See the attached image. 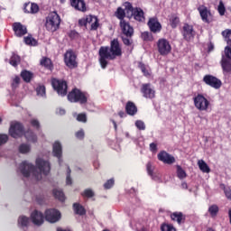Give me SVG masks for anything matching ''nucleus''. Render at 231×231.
<instances>
[{
    "label": "nucleus",
    "mask_w": 231,
    "mask_h": 231,
    "mask_svg": "<svg viewBox=\"0 0 231 231\" xmlns=\"http://www.w3.org/2000/svg\"><path fill=\"white\" fill-rule=\"evenodd\" d=\"M19 171L24 178L41 181L44 176H48L51 172V163L42 157H38L35 160V165L28 161H23L19 166Z\"/></svg>",
    "instance_id": "f257e3e1"
},
{
    "label": "nucleus",
    "mask_w": 231,
    "mask_h": 231,
    "mask_svg": "<svg viewBox=\"0 0 231 231\" xmlns=\"http://www.w3.org/2000/svg\"><path fill=\"white\" fill-rule=\"evenodd\" d=\"M116 57H122V46L117 39H114L109 47H101L99 49V63L102 69L107 68V60H115Z\"/></svg>",
    "instance_id": "f03ea898"
},
{
    "label": "nucleus",
    "mask_w": 231,
    "mask_h": 231,
    "mask_svg": "<svg viewBox=\"0 0 231 231\" xmlns=\"http://www.w3.org/2000/svg\"><path fill=\"white\" fill-rule=\"evenodd\" d=\"M223 37H225L226 42V46L222 52V59L220 61L221 68L224 75H228L231 73V30H226L222 32Z\"/></svg>",
    "instance_id": "7ed1b4c3"
},
{
    "label": "nucleus",
    "mask_w": 231,
    "mask_h": 231,
    "mask_svg": "<svg viewBox=\"0 0 231 231\" xmlns=\"http://www.w3.org/2000/svg\"><path fill=\"white\" fill-rule=\"evenodd\" d=\"M60 16L57 12H51L46 17L45 28L47 32H51V33H54L57 32L59 28H60Z\"/></svg>",
    "instance_id": "20e7f679"
},
{
    "label": "nucleus",
    "mask_w": 231,
    "mask_h": 231,
    "mask_svg": "<svg viewBox=\"0 0 231 231\" xmlns=\"http://www.w3.org/2000/svg\"><path fill=\"white\" fill-rule=\"evenodd\" d=\"M69 102H79V104H86L88 102V95L79 88H74L68 95Z\"/></svg>",
    "instance_id": "39448f33"
},
{
    "label": "nucleus",
    "mask_w": 231,
    "mask_h": 231,
    "mask_svg": "<svg viewBox=\"0 0 231 231\" xmlns=\"http://www.w3.org/2000/svg\"><path fill=\"white\" fill-rule=\"evenodd\" d=\"M193 102L196 109L199 111H208L210 107V101L202 94H198L193 97Z\"/></svg>",
    "instance_id": "423d86ee"
},
{
    "label": "nucleus",
    "mask_w": 231,
    "mask_h": 231,
    "mask_svg": "<svg viewBox=\"0 0 231 231\" xmlns=\"http://www.w3.org/2000/svg\"><path fill=\"white\" fill-rule=\"evenodd\" d=\"M157 50L160 55L162 57H166L172 51V46L171 45V42H169L165 38H161L157 42Z\"/></svg>",
    "instance_id": "0eeeda50"
},
{
    "label": "nucleus",
    "mask_w": 231,
    "mask_h": 231,
    "mask_svg": "<svg viewBox=\"0 0 231 231\" xmlns=\"http://www.w3.org/2000/svg\"><path fill=\"white\" fill-rule=\"evenodd\" d=\"M52 88L57 91L60 97H66L68 95V83L62 79H52Z\"/></svg>",
    "instance_id": "6e6552de"
},
{
    "label": "nucleus",
    "mask_w": 231,
    "mask_h": 231,
    "mask_svg": "<svg viewBox=\"0 0 231 231\" xmlns=\"http://www.w3.org/2000/svg\"><path fill=\"white\" fill-rule=\"evenodd\" d=\"M127 17H134L135 21H139V23H143L145 21V17L143 16V10L141 8H133V5H129L126 8Z\"/></svg>",
    "instance_id": "1a4fd4ad"
},
{
    "label": "nucleus",
    "mask_w": 231,
    "mask_h": 231,
    "mask_svg": "<svg viewBox=\"0 0 231 231\" xmlns=\"http://www.w3.org/2000/svg\"><path fill=\"white\" fill-rule=\"evenodd\" d=\"M9 134L12 138H21L24 134L23 125L18 122H12L9 128Z\"/></svg>",
    "instance_id": "9d476101"
},
{
    "label": "nucleus",
    "mask_w": 231,
    "mask_h": 231,
    "mask_svg": "<svg viewBox=\"0 0 231 231\" xmlns=\"http://www.w3.org/2000/svg\"><path fill=\"white\" fill-rule=\"evenodd\" d=\"M60 211L55 208L47 209L45 211V219L49 223H57L58 221H60Z\"/></svg>",
    "instance_id": "9b49d317"
},
{
    "label": "nucleus",
    "mask_w": 231,
    "mask_h": 231,
    "mask_svg": "<svg viewBox=\"0 0 231 231\" xmlns=\"http://www.w3.org/2000/svg\"><path fill=\"white\" fill-rule=\"evenodd\" d=\"M64 61L68 68H77V55L73 51H67L64 55Z\"/></svg>",
    "instance_id": "f8f14e48"
},
{
    "label": "nucleus",
    "mask_w": 231,
    "mask_h": 231,
    "mask_svg": "<svg viewBox=\"0 0 231 231\" xmlns=\"http://www.w3.org/2000/svg\"><path fill=\"white\" fill-rule=\"evenodd\" d=\"M198 11L203 23H207L208 24H209V23H212L213 21L212 13H210V10H208L207 6L200 5L198 7Z\"/></svg>",
    "instance_id": "ddd939ff"
},
{
    "label": "nucleus",
    "mask_w": 231,
    "mask_h": 231,
    "mask_svg": "<svg viewBox=\"0 0 231 231\" xmlns=\"http://www.w3.org/2000/svg\"><path fill=\"white\" fill-rule=\"evenodd\" d=\"M203 82L207 84V86H210V88H214V89H219L221 88V80L212 75H206L203 78Z\"/></svg>",
    "instance_id": "4468645a"
},
{
    "label": "nucleus",
    "mask_w": 231,
    "mask_h": 231,
    "mask_svg": "<svg viewBox=\"0 0 231 231\" xmlns=\"http://www.w3.org/2000/svg\"><path fill=\"white\" fill-rule=\"evenodd\" d=\"M141 93H143L144 98L152 99L156 97V90H154V87L151 84H143Z\"/></svg>",
    "instance_id": "2eb2a0df"
},
{
    "label": "nucleus",
    "mask_w": 231,
    "mask_h": 231,
    "mask_svg": "<svg viewBox=\"0 0 231 231\" xmlns=\"http://www.w3.org/2000/svg\"><path fill=\"white\" fill-rule=\"evenodd\" d=\"M157 158L158 160H160V162H162V163H166L168 165H172V163L176 162L174 156L171 155L169 152L165 151L160 152L157 155Z\"/></svg>",
    "instance_id": "dca6fc26"
},
{
    "label": "nucleus",
    "mask_w": 231,
    "mask_h": 231,
    "mask_svg": "<svg viewBox=\"0 0 231 231\" xmlns=\"http://www.w3.org/2000/svg\"><path fill=\"white\" fill-rule=\"evenodd\" d=\"M146 171L148 172V175H150L151 179L153 181H157L158 183H162V174L158 171H154V166H152V163H151V162L147 163Z\"/></svg>",
    "instance_id": "f3484780"
},
{
    "label": "nucleus",
    "mask_w": 231,
    "mask_h": 231,
    "mask_svg": "<svg viewBox=\"0 0 231 231\" xmlns=\"http://www.w3.org/2000/svg\"><path fill=\"white\" fill-rule=\"evenodd\" d=\"M31 220L36 226H41L44 223V215L42 212L35 209L31 213Z\"/></svg>",
    "instance_id": "a211bd4d"
},
{
    "label": "nucleus",
    "mask_w": 231,
    "mask_h": 231,
    "mask_svg": "<svg viewBox=\"0 0 231 231\" xmlns=\"http://www.w3.org/2000/svg\"><path fill=\"white\" fill-rule=\"evenodd\" d=\"M182 35L186 41H192V39H194V35H196V32H194V27H192V25L185 23L183 26Z\"/></svg>",
    "instance_id": "6ab92c4d"
},
{
    "label": "nucleus",
    "mask_w": 231,
    "mask_h": 231,
    "mask_svg": "<svg viewBox=\"0 0 231 231\" xmlns=\"http://www.w3.org/2000/svg\"><path fill=\"white\" fill-rule=\"evenodd\" d=\"M13 30L16 37H23V35H26V33H28L26 26L23 25L21 23H14L13 24Z\"/></svg>",
    "instance_id": "aec40b11"
},
{
    "label": "nucleus",
    "mask_w": 231,
    "mask_h": 231,
    "mask_svg": "<svg viewBox=\"0 0 231 231\" xmlns=\"http://www.w3.org/2000/svg\"><path fill=\"white\" fill-rule=\"evenodd\" d=\"M148 26L152 33H160L162 32V23L156 18H150Z\"/></svg>",
    "instance_id": "412c9836"
},
{
    "label": "nucleus",
    "mask_w": 231,
    "mask_h": 231,
    "mask_svg": "<svg viewBox=\"0 0 231 231\" xmlns=\"http://www.w3.org/2000/svg\"><path fill=\"white\" fill-rule=\"evenodd\" d=\"M120 26L124 35H126V37H131V35H133L134 32L133 27L129 24V23L125 22V20L120 21Z\"/></svg>",
    "instance_id": "4be33fe9"
},
{
    "label": "nucleus",
    "mask_w": 231,
    "mask_h": 231,
    "mask_svg": "<svg viewBox=\"0 0 231 231\" xmlns=\"http://www.w3.org/2000/svg\"><path fill=\"white\" fill-rule=\"evenodd\" d=\"M87 21V26L89 24L90 30H97L98 29V18L93 15H88L85 17Z\"/></svg>",
    "instance_id": "5701e85b"
},
{
    "label": "nucleus",
    "mask_w": 231,
    "mask_h": 231,
    "mask_svg": "<svg viewBox=\"0 0 231 231\" xmlns=\"http://www.w3.org/2000/svg\"><path fill=\"white\" fill-rule=\"evenodd\" d=\"M71 6L79 12H85L86 3L84 0H70Z\"/></svg>",
    "instance_id": "b1692460"
},
{
    "label": "nucleus",
    "mask_w": 231,
    "mask_h": 231,
    "mask_svg": "<svg viewBox=\"0 0 231 231\" xmlns=\"http://www.w3.org/2000/svg\"><path fill=\"white\" fill-rule=\"evenodd\" d=\"M18 226L20 228H28L30 226V217L21 215L18 217Z\"/></svg>",
    "instance_id": "393cba45"
},
{
    "label": "nucleus",
    "mask_w": 231,
    "mask_h": 231,
    "mask_svg": "<svg viewBox=\"0 0 231 231\" xmlns=\"http://www.w3.org/2000/svg\"><path fill=\"white\" fill-rule=\"evenodd\" d=\"M52 154L54 157L62 156V143H60V142H54L52 145Z\"/></svg>",
    "instance_id": "a878e982"
},
{
    "label": "nucleus",
    "mask_w": 231,
    "mask_h": 231,
    "mask_svg": "<svg viewBox=\"0 0 231 231\" xmlns=\"http://www.w3.org/2000/svg\"><path fill=\"white\" fill-rule=\"evenodd\" d=\"M125 110L127 115H130V116H134V115H136V113H138V108H136V106L134 105V103L129 101L126 104L125 106Z\"/></svg>",
    "instance_id": "bb28decb"
},
{
    "label": "nucleus",
    "mask_w": 231,
    "mask_h": 231,
    "mask_svg": "<svg viewBox=\"0 0 231 231\" xmlns=\"http://www.w3.org/2000/svg\"><path fill=\"white\" fill-rule=\"evenodd\" d=\"M171 218L172 219V221H176L178 225H181V223L185 221V215H183V213L181 212L177 211L171 215Z\"/></svg>",
    "instance_id": "cd10ccee"
},
{
    "label": "nucleus",
    "mask_w": 231,
    "mask_h": 231,
    "mask_svg": "<svg viewBox=\"0 0 231 231\" xmlns=\"http://www.w3.org/2000/svg\"><path fill=\"white\" fill-rule=\"evenodd\" d=\"M73 210L78 216H86V208H84V206L80 205V203H74Z\"/></svg>",
    "instance_id": "c85d7f7f"
},
{
    "label": "nucleus",
    "mask_w": 231,
    "mask_h": 231,
    "mask_svg": "<svg viewBox=\"0 0 231 231\" xmlns=\"http://www.w3.org/2000/svg\"><path fill=\"white\" fill-rule=\"evenodd\" d=\"M24 137L26 138L27 142H31L32 143H35L37 142V135L33 134V131L32 130L25 132Z\"/></svg>",
    "instance_id": "c756f323"
},
{
    "label": "nucleus",
    "mask_w": 231,
    "mask_h": 231,
    "mask_svg": "<svg viewBox=\"0 0 231 231\" xmlns=\"http://www.w3.org/2000/svg\"><path fill=\"white\" fill-rule=\"evenodd\" d=\"M199 169L201 171V172H205L206 174H208L210 172V167H208V164L205 162L203 160L198 161Z\"/></svg>",
    "instance_id": "7c9ffc66"
},
{
    "label": "nucleus",
    "mask_w": 231,
    "mask_h": 231,
    "mask_svg": "<svg viewBox=\"0 0 231 231\" xmlns=\"http://www.w3.org/2000/svg\"><path fill=\"white\" fill-rule=\"evenodd\" d=\"M53 196L56 198V199H59V201H66V196L64 195V191H62V189H54Z\"/></svg>",
    "instance_id": "2f4dec72"
},
{
    "label": "nucleus",
    "mask_w": 231,
    "mask_h": 231,
    "mask_svg": "<svg viewBox=\"0 0 231 231\" xmlns=\"http://www.w3.org/2000/svg\"><path fill=\"white\" fill-rule=\"evenodd\" d=\"M9 64H11V66H14V68H17V66H19V64H21V57H19V55L13 53L10 60H9Z\"/></svg>",
    "instance_id": "473e14b6"
},
{
    "label": "nucleus",
    "mask_w": 231,
    "mask_h": 231,
    "mask_svg": "<svg viewBox=\"0 0 231 231\" xmlns=\"http://www.w3.org/2000/svg\"><path fill=\"white\" fill-rule=\"evenodd\" d=\"M18 151L21 154H28L32 151V146L28 143H22L19 145Z\"/></svg>",
    "instance_id": "72a5a7b5"
},
{
    "label": "nucleus",
    "mask_w": 231,
    "mask_h": 231,
    "mask_svg": "<svg viewBox=\"0 0 231 231\" xmlns=\"http://www.w3.org/2000/svg\"><path fill=\"white\" fill-rule=\"evenodd\" d=\"M21 77L24 82H31L32 79H33V73L28 70H23L21 72Z\"/></svg>",
    "instance_id": "f704fd0d"
},
{
    "label": "nucleus",
    "mask_w": 231,
    "mask_h": 231,
    "mask_svg": "<svg viewBox=\"0 0 231 231\" xmlns=\"http://www.w3.org/2000/svg\"><path fill=\"white\" fill-rule=\"evenodd\" d=\"M36 93L38 97H42V98H46V88L42 85H40L36 88Z\"/></svg>",
    "instance_id": "c9c22d12"
},
{
    "label": "nucleus",
    "mask_w": 231,
    "mask_h": 231,
    "mask_svg": "<svg viewBox=\"0 0 231 231\" xmlns=\"http://www.w3.org/2000/svg\"><path fill=\"white\" fill-rule=\"evenodd\" d=\"M177 176L179 180H185V178H187V172H185V170L180 165L177 166Z\"/></svg>",
    "instance_id": "e433bc0d"
},
{
    "label": "nucleus",
    "mask_w": 231,
    "mask_h": 231,
    "mask_svg": "<svg viewBox=\"0 0 231 231\" xmlns=\"http://www.w3.org/2000/svg\"><path fill=\"white\" fill-rule=\"evenodd\" d=\"M208 212L211 217H216V216H217V212H219V208L217 205H212L208 208Z\"/></svg>",
    "instance_id": "4c0bfd02"
},
{
    "label": "nucleus",
    "mask_w": 231,
    "mask_h": 231,
    "mask_svg": "<svg viewBox=\"0 0 231 231\" xmlns=\"http://www.w3.org/2000/svg\"><path fill=\"white\" fill-rule=\"evenodd\" d=\"M139 68L145 77H149V75H151V69L148 66H145L143 63H139Z\"/></svg>",
    "instance_id": "58836bf2"
},
{
    "label": "nucleus",
    "mask_w": 231,
    "mask_h": 231,
    "mask_svg": "<svg viewBox=\"0 0 231 231\" xmlns=\"http://www.w3.org/2000/svg\"><path fill=\"white\" fill-rule=\"evenodd\" d=\"M24 42H25V44H28L29 46H37V40L32 36L25 37Z\"/></svg>",
    "instance_id": "ea45409f"
},
{
    "label": "nucleus",
    "mask_w": 231,
    "mask_h": 231,
    "mask_svg": "<svg viewBox=\"0 0 231 231\" xmlns=\"http://www.w3.org/2000/svg\"><path fill=\"white\" fill-rule=\"evenodd\" d=\"M81 196H83V198H93L95 191L91 189H87L81 193Z\"/></svg>",
    "instance_id": "a19ab883"
},
{
    "label": "nucleus",
    "mask_w": 231,
    "mask_h": 231,
    "mask_svg": "<svg viewBox=\"0 0 231 231\" xmlns=\"http://www.w3.org/2000/svg\"><path fill=\"white\" fill-rule=\"evenodd\" d=\"M116 15L117 19H120V21H124V17H125V11H124L122 7H119L116 13Z\"/></svg>",
    "instance_id": "79ce46f5"
},
{
    "label": "nucleus",
    "mask_w": 231,
    "mask_h": 231,
    "mask_svg": "<svg viewBox=\"0 0 231 231\" xmlns=\"http://www.w3.org/2000/svg\"><path fill=\"white\" fill-rule=\"evenodd\" d=\"M162 231H176V228H174V226L171 224H162L161 226Z\"/></svg>",
    "instance_id": "37998d69"
},
{
    "label": "nucleus",
    "mask_w": 231,
    "mask_h": 231,
    "mask_svg": "<svg viewBox=\"0 0 231 231\" xmlns=\"http://www.w3.org/2000/svg\"><path fill=\"white\" fill-rule=\"evenodd\" d=\"M135 127L139 131H145V123L142 120H137V121H135Z\"/></svg>",
    "instance_id": "c03bdc74"
},
{
    "label": "nucleus",
    "mask_w": 231,
    "mask_h": 231,
    "mask_svg": "<svg viewBox=\"0 0 231 231\" xmlns=\"http://www.w3.org/2000/svg\"><path fill=\"white\" fill-rule=\"evenodd\" d=\"M114 186H115V179H109L104 184V189H106L107 190L109 189H113Z\"/></svg>",
    "instance_id": "a18cd8bd"
},
{
    "label": "nucleus",
    "mask_w": 231,
    "mask_h": 231,
    "mask_svg": "<svg viewBox=\"0 0 231 231\" xmlns=\"http://www.w3.org/2000/svg\"><path fill=\"white\" fill-rule=\"evenodd\" d=\"M41 65L44 66L45 68H51V60L48 58H42L41 60Z\"/></svg>",
    "instance_id": "49530a36"
},
{
    "label": "nucleus",
    "mask_w": 231,
    "mask_h": 231,
    "mask_svg": "<svg viewBox=\"0 0 231 231\" xmlns=\"http://www.w3.org/2000/svg\"><path fill=\"white\" fill-rule=\"evenodd\" d=\"M20 83H21V78H19V76H15L13 79V82H12L13 89H16V88L19 86Z\"/></svg>",
    "instance_id": "de8ad7c7"
},
{
    "label": "nucleus",
    "mask_w": 231,
    "mask_h": 231,
    "mask_svg": "<svg viewBox=\"0 0 231 231\" xmlns=\"http://www.w3.org/2000/svg\"><path fill=\"white\" fill-rule=\"evenodd\" d=\"M170 21H171V28H176V26H178V23H180V18L173 15L171 17Z\"/></svg>",
    "instance_id": "09e8293b"
},
{
    "label": "nucleus",
    "mask_w": 231,
    "mask_h": 231,
    "mask_svg": "<svg viewBox=\"0 0 231 231\" xmlns=\"http://www.w3.org/2000/svg\"><path fill=\"white\" fill-rule=\"evenodd\" d=\"M226 8H225V4H223V1H219V5L217 7V11L219 13L220 15H225V12H226Z\"/></svg>",
    "instance_id": "8fccbe9b"
},
{
    "label": "nucleus",
    "mask_w": 231,
    "mask_h": 231,
    "mask_svg": "<svg viewBox=\"0 0 231 231\" xmlns=\"http://www.w3.org/2000/svg\"><path fill=\"white\" fill-rule=\"evenodd\" d=\"M8 134H0V146L5 145L8 142Z\"/></svg>",
    "instance_id": "3c124183"
},
{
    "label": "nucleus",
    "mask_w": 231,
    "mask_h": 231,
    "mask_svg": "<svg viewBox=\"0 0 231 231\" xmlns=\"http://www.w3.org/2000/svg\"><path fill=\"white\" fill-rule=\"evenodd\" d=\"M142 39L144 41H152V34H151L149 32H144L142 33Z\"/></svg>",
    "instance_id": "603ef678"
},
{
    "label": "nucleus",
    "mask_w": 231,
    "mask_h": 231,
    "mask_svg": "<svg viewBox=\"0 0 231 231\" xmlns=\"http://www.w3.org/2000/svg\"><path fill=\"white\" fill-rule=\"evenodd\" d=\"M78 122H83L86 124L88 122V117L86 116V114H79L77 116Z\"/></svg>",
    "instance_id": "864d4df0"
},
{
    "label": "nucleus",
    "mask_w": 231,
    "mask_h": 231,
    "mask_svg": "<svg viewBox=\"0 0 231 231\" xmlns=\"http://www.w3.org/2000/svg\"><path fill=\"white\" fill-rule=\"evenodd\" d=\"M37 12H39V5L37 4H31L29 14H37Z\"/></svg>",
    "instance_id": "5fc2aeb1"
},
{
    "label": "nucleus",
    "mask_w": 231,
    "mask_h": 231,
    "mask_svg": "<svg viewBox=\"0 0 231 231\" xmlns=\"http://www.w3.org/2000/svg\"><path fill=\"white\" fill-rule=\"evenodd\" d=\"M70 174H71V170L69 168H68V170H67V178H66L67 185H71V183H72Z\"/></svg>",
    "instance_id": "6e6d98bb"
},
{
    "label": "nucleus",
    "mask_w": 231,
    "mask_h": 231,
    "mask_svg": "<svg viewBox=\"0 0 231 231\" xmlns=\"http://www.w3.org/2000/svg\"><path fill=\"white\" fill-rule=\"evenodd\" d=\"M31 125H32V127H35V129H39V127H41V123H39V120H37L36 118L31 120Z\"/></svg>",
    "instance_id": "4d7b16f0"
},
{
    "label": "nucleus",
    "mask_w": 231,
    "mask_h": 231,
    "mask_svg": "<svg viewBox=\"0 0 231 231\" xmlns=\"http://www.w3.org/2000/svg\"><path fill=\"white\" fill-rule=\"evenodd\" d=\"M76 138L78 140H83L84 139V130H79L76 133Z\"/></svg>",
    "instance_id": "13d9d810"
},
{
    "label": "nucleus",
    "mask_w": 231,
    "mask_h": 231,
    "mask_svg": "<svg viewBox=\"0 0 231 231\" xmlns=\"http://www.w3.org/2000/svg\"><path fill=\"white\" fill-rule=\"evenodd\" d=\"M31 10H32V4H25L24 8H23V12L25 14H30Z\"/></svg>",
    "instance_id": "bf43d9fd"
},
{
    "label": "nucleus",
    "mask_w": 231,
    "mask_h": 231,
    "mask_svg": "<svg viewBox=\"0 0 231 231\" xmlns=\"http://www.w3.org/2000/svg\"><path fill=\"white\" fill-rule=\"evenodd\" d=\"M224 192L227 199H231V189L229 188H225Z\"/></svg>",
    "instance_id": "052dcab7"
},
{
    "label": "nucleus",
    "mask_w": 231,
    "mask_h": 231,
    "mask_svg": "<svg viewBox=\"0 0 231 231\" xmlns=\"http://www.w3.org/2000/svg\"><path fill=\"white\" fill-rule=\"evenodd\" d=\"M79 26H86V28H88V23H87L86 17L80 19V20L79 21Z\"/></svg>",
    "instance_id": "680f3d73"
},
{
    "label": "nucleus",
    "mask_w": 231,
    "mask_h": 231,
    "mask_svg": "<svg viewBox=\"0 0 231 231\" xmlns=\"http://www.w3.org/2000/svg\"><path fill=\"white\" fill-rule=\"evenodd\" d=\"M158 149V146L156 145V143H150V151H152V152H156Z\"/></svg>",
    "instance_id": "e2e57ef3"
},
{
    "label": "nucleus",
    "mask_w": 231,
    "mask_h": 231,
    "mask_svg": "<svg viewBox=\"0 0 231 231\" xmlns=\"http://www.w3.org/2000/svg\"><path fill=\"white\" fill-rule=\"evenodd\" d=\"M55 158H57L60 167H62V163H64V159H62V155L61 156H56Z\"/></svg>",
    "instance_id": "0e129e2a"
},
{
    "label": "nucleus",
    "mask_w": 231,
    "mask_h": 231,
    "mask_svg": "<svg viewBox=\"0 0 231 231\" xmlns=\"http://www.w3.org/2000/svg\"><path fill=\"white\" fill-rule=\"evenodd\" d=\"M125 138H131V140H133V142L136 143V139H134V137H131V134H129V132H125Z\"/></svg>",
    "instance_id": "69168bd1"
},
{
    "label": "nucleus",
    "mask_w": 231,
    "mask_h": 231,
    "mask_svg": "<svg viewBox=\"0 0 231 231\" xmlns=\"http://www.w3.org/2000/svg\"><path fill=\"white\" fill-rule=\"evenodd\" d=\"M123 42L126 46H129V44H131V40H129L128 38H123Z\"/></svg>",
    "instance_id": "338daca9"
},
{
    "label": "nucleus",
    "mask_w": 231,
    "mask_h": 231,
    "mask_svg": "<svg viewBox=\"0 0 231 231\" xmlns=\"http://www.w3.org/2000/svg\"><path fill=\"white\" fill-rule=\"evenodd\" d=\"M180 187L181 189H184V190H187V189H189V185L185 181L181 182Z\"/></svg>",
    "instance_id": "774afa93"
}]
</instances>
